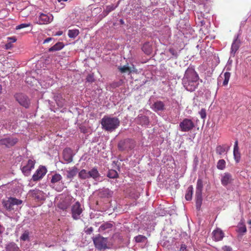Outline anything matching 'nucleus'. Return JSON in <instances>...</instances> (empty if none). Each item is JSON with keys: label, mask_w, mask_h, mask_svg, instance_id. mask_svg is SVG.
<instances>
[{"label": "nucleus", "mask_w": 251, "mask_h": 251, "mask_svg": "<svg viewBox=\"0 0 251 251\" xmlns=\"http://www.w3.org/2000/svg\"><path fill=\"white\" fill-rule=\"evenodd\" d=\"M187 81L184 82V87L189 91H194L198 86L199 76L193 70H187L185 75Z\"/></svg>", "instance_id": "nucleus-1"}, {"label": "nucleus", "mask_w": 251, "mask_h": 251, "mask_svg": "<svg viewBox=\"0 0 251 251\" xmlns=\"http://www.w3.org/2000/svg\"><path fill=\"white\" fill-rule=\"evenodd\" d=\"M102 128L107 131L112 132L120 126V121L117 117L104 116L101 120Z\"/></svg>", "instance_id": "nucleus-2"}, {"label": "nucleus", "mask_w": 251, "mask_h": 251, "mask_svg": "<svg viewBox=\"0 0 251 251\" xmlns=\"http://www.w3.org/2000/svg\"><path fill=\"white\" fill-rule=\"evenodd\" d=\"M23 203V201L16 198L10 197L7 200H3L2 202L3 206L8 211H16L18 206Z\"/></svg>", "instance_id": "nucleus-3"}, {"label": "nucleus", "mask_w": 251, "mask_h": 251, "mask_svg": "<svg viewBox=\"0 0 251 251\" xmlns=\"http://www.w3.org/2000/svg\"><path fill=\"white\" fill-rule=\"evenodd\" d=\"M78 177L81 179H86L90 178H92L96 180L100 176V174L97 167L93 168L89 171H87L85 169H82L78 172Z\"/></svg>", "instance_id": "nucleus-4"}, {"label": "nucleus", "mask_w": 251, "mask_h": 251, "mask_svg": "<svg viewBox=\"0 0 251 251\" xmlns=\"http://www.w3.org/2000/svg\"><path fill=\"white\" fill-rule=\"evenodd\" d=\"M95 247L100 251L105 250L108 248L107 239L99 235L93 238Z\"/></svg>", "instance_id": "nucleus-5"}, {"label": "nucleus", "mask_w": 251, "mask_h": 251, "mask_svg": "<svg viewBox=\"0 0 251 251\" xmlns=\"http://www.w3.org/2000/svg\"><path fill=\"white\" fill-rule=\"evenodd\" d=\"M180 130L182 132H189L195 127V124L192 120L185 118L179 125Z\"/></svg>", "instance_id": "nucleus-6"}, {"label": "nucleus", "mask_w": 251, "mask_h": 251, "mask_svg": "<svg viewBox=\"0 0 251 251\" xmlns=\"http://www.w3.org/2000/svg\"><path fill=\"white\" fill-rule=\"evenodd\" d=\"M135 142L131 139H126L121 140L118 143V148L120 150L124 151L127 149H132L134 148Z\"/></svg>", "instance_id": "nucleus-7"}, {"label": "nucleus", "mask_w": 251, "mask_h": 251, "mask_svg": "<svg viewBox=\"0 0 251 251\" xmlns=\"http://www.w3.org/2000/svg\"><path fill=\"white\" fill-rule=\"evenodd\" d=\"M83 209L79 201H76L72 207V215L74 220H78L80 217V215L82 213Z\"/></svg>", "instance_id": "nucleus-8"}, {"label": "nucleus", "mask_w": 251, "mask_h": 251, "mask_svg": "<svg viewBox=\"0 0 251 251\" xmlns=\"http://www.w3.org/2000/svg\"><path fill=\"white\" fill-rule=\"evenodd\" d=\"M18 142V139L13 137H6L0 140V145L10 148L16 145Z\"/></svg>", "instance_id": "nucleus-9"}, {"label": "nucleus", "mask_w": 251, "mask_h": 251, "mask_svg": "<svg viewBox=\"0 0 251 251\" xmlns=\"http://www.w3.org/2000/svg\"><path fill=\"white\" fill-rule=\"evenodd\" d=\"M15 98L20 105L26 108L29 107L30 103V100L26 95L22 93L17 94Z\"/></svg>", "instance_id": "nucleus-10"}, {"label": "nucleus", "mask_w": 251, "mask_h": 251, "mask_svg": "<svg viewBox=\"0 0 251 251\" xmlns=\"http://www.w3.org/2000/svg\"><path fill=\"white\" fill-rule=\"evenodd\" d=\"M47 172V169L44 166H40L33 174L32 179L34 181H37L41 179Z\"/></svg>", "instance_id": "nucleus-11"}, {"label": "nucleus", "mask_w": 251, "mask_h": 251, "mask_svg": "<svg viewBox=\"0 0 251 251\" xmlns=\"http://www.w3.org/2000/svg\"><path fill=\"white\" fill-rule=\"evenodd\" d=\"M53 19L52 15L50 13L48 14L40 13L37 23L40 25L48 24L52 22Z\"/></svg>", "instance_id": "nucleus-12"}, {"label": "nucleus", "mask_w": 251, "mask_h": 251, "mask_svg": "<svg viewBox=\"0 0 251 251\" xmlns=\"http://www.w3.org/2000/svg\"><path fill=\"white\" fill-rule=\"evenodd\" d=\"M35 160L33 158L28 159L26 165L22 168V173L26 176L30 174L31 171L34 168Z\"/></svg>", "instance_id": "nucleus-13"}, {"label": "nucleus", "mask_w": 251, "mask_h": 251, "mask_svg": "<svg viewBox=\"0 0 251 251\" xmlns=\"http://www.w3.org/2000/svg\"><path fill=\"white\" fill-rule=\"evenodd\" d=\"M29 194L37 201H43L45 199L44 193L37 189L30 190L29 192Z\"/></svg>", "instance_id": "nucleus-14"}, {"label": "nucleus", "mask_w": 251, "mask_h": 251, "mask_svg": "<svg viewBox=\"0 0 251 251\" xmlns=\"http://www.w3.org/2000/svg\"><path fill=\"white\" fill-rule=\"evenodd\" d=\"M63 159L67 163H70L73 160L74 154L73 150L71 148H66L63 151Z\"/></svg>", "instance_id": "nucleus-15"}, {"label": "nucleus", "mask_w": 251, "mask_h": 251, "mask_svg": "<svg viewBox=\"0 0 251 251\" xmlns=\"http://www.w3.org/2000/svg\"><path fill=\"white\" fill-rule=\"evenodd\" d=\"M233 178L231 174L229 173H225L221 176V181L222 184L226 186L227 185L232 183Z\"/></svg>", "instance_id": "nucleus-16"}, {"label": "nucleus", "mask_w": 251, "mask_h": 251, "mask_svg": "<svg viewBox=\"0 0 251 251\" xmlns=\"http://www.w3.org/2000/svg\"><path fill=\"white\" fill-rule=\"evenodd\" d=\"M212 239L215 241H219L222 240L225 236L224 232L219 228L214 230L212 233Z\"/></svg>", "instance_id": "nucleus-17"}, {"label": "nucleus", "mask_w": 251, "mask_h": 251, "mask_svg": "<svg viewBox=\"0 0 251 251\" xmlns=\"http://www.w3.org/2000/svg\"><path fill=\"white\" fill-rule=\"evenodd\" d=\"M78 172V169L75 166L69 168V170L66 171V178L71 181L73 178L76 176Z\"/></svg>", "instance_id": "nucleus-18"}, {"label": "nucleus", "mask_w": 251, "mask_h": 251, "mask_svg": "<svg viewBox=\"0 0 251 251\" xmlns=\"http://www.w3.org/2000/svg\"><path fill=\"white\" fill-rule=\"evenodd\" d=\"M152 109L155 112L162 111L165 109V104L163 101L157 100L153 104Z\"/></svg>", "instance_id": "nucleus-19"}, {"label": "nucleus", "mask_w": 251, "mask_h": 251, "mask_svg": "<svg viewBox=\"0 0 251 251\" xmlns=\"http://www.w3.org/2000/svg\"><path fill=\"white\" fill-rule=\"evenodd\" d=\"M240 46V41L237 37L232 42L231 47V53L234 55L236 51L238 50Z\"/></svg>", "instance_id": "nucleus-20"}, {"label": "nucleus", "mask_w": 251, "mask_h": 251, "mask_svg": "<svg viewBox=\"0 0 251 251\" xmlns=\"http://www.w3.org/2000/svg\"><path fill=\"white\" fill-rule=\"evenodd\" d=\"M71 205V202L69 199H65L61 201L58 204V207L63 210L67 209Z\"/></svg>", "instance_id": "nucleus-21"}, {"label": "nucleus", "mask_w": 251, "mask_h": 251, "mask_svg": "<svg viewBox=\"0 0 251 251\" xmlns=\"http://www.w3.org/2000/svg\"><path fill=\"white\" fill-rule=\"evenodd\" d=\"M233 155L234 157V159L236 163H238L240 159V153L239 151V148L238 146V141H236L235 142L234 146V150H233Z\"/></svg>", "instance_id": "nucleus-22"}, {"label": "nucleus", "mask_w": 251, "mask_h": 251, "mask_svg": "<svg viewBox=\"0 0 251 251\" xmlns=\"http://www.w3.org/2000/svg\"><path fill=\"white\" fill-rule=\"evenodd\" d=\"M202 194L196 193V206L197 210H200L202 204Z\"/></svg>", "instance_id": "nucleus-23"}, {"label": "nucleus", "mask_w": 251, "mask_h": 251, "mask_svg": "<svg viewBox=\"0 0 251 251\" xmlns=\"http://www.w3.org/2000/svg\"><path fill=\"white\" fill-rule=\"evenodd\" d=\"M64 45L62 42H57L54 46L50 48L49 50V51H53L59 50H61Z\"/></svg>", "instance_id": "nucleus-24"}, {"label": "nucleus", "mask_w": 251, "mask_h": 251, "mask_svg": "<svg viewBox=\"0 0 251 251\" xmlns=\"http://www.w3.org/2000/svg\"><path fill=\"white\" fill-rule=\"evenodd\" d=\"M112 224L108 222L105 223L101 225L99 227V231H103L111 229L113 227Z\"/></svg>", "instance_id": "nucleus-25"}, {"label": "nucleus", "mask_w": 251, "mask_h": 251, "mask_svg": "<svg viewBox=\"0 0 251 251\" xmlns=\"http://www.w3.org/2000/svg\"><path fill=\"white\" fill-rule=\"evenodd\" d=\"M142 50L147 54H150L152 51V48L149 43H145L142 47Z\"/></svg>", "instance_id": "nucleus-26"}, {"label": "nucleus", "mask_w": 251, "mask_h": 251, "mask_svg": "<svg viewBox=\"0 0 251 251\" xmlns=\"http://www.w3.org/2000/svg\"><path fill=\"white\" fill-rule=\"evenodd\" d=\"M203 181L201 179H198L197 182L196 193L202 194Z\"/></svg>", "instance_id": "nucleus-27"}, {"label": "nucleus", "mask_w": 251, "mask_h": 251, "mask_svg": "<svg viewBox=\"0 0 251 251\" xmlns=\"http://www.w3.org/2000/svg\"><path fill=\"white\" fill-rule=\"evenodd\" d=\"M62 178V176L59 174L55 173L52 176L51 179L50 180V182L51 183H55L60 181Z\"/></svg>", "instance_id": "nucleus-28"}, {"label": "nucleus", "mask_w": 251, "mask_h": 251, "mask_svg": "<svg viewBox=\"0 0 251 251\" xmlns=\"http://www.w3.org/2000/svg\"><path fill=\"white\" fill-rule=\"evenodd\" d=\"M193 188L192 186H190L189 187H188L185 197L186 200H191L193 195Z\"/></svg>", "instance_id": "nucleus-29"}, {"label": "nucleus", "mask_w": 251, "mask_h": 251, "mask_svg": "<svg viewBox=\"0 0 251 251\" xmlns=\"http://www.w3.org/2000/svg\"><path fill=\"white\" fill-rule=\"evenodd\" d=\"M79 33V31L78 29L69 30L68 35L70 38H75Z\"/></svg>", "instance_id": "nucleus-30"}, {"label": "nucleus", "mask_w": 251, "mask_h": 251, "mask_svg": "<svg viewBox=\"0 0 251 251\" xmlns=\"http://www.w3.org/2000/svg\"><path fill=\"white\" fill-rule=\"evenodd\" d=\"M237 228V231L239 233L244 234L247 232L246 226L244 224H239Z\"/></svg>", "instance_id": "nucleus-31"}, {"label": "nucleus", "mask_w": 251, "mask_h": 251, "mask_svg": "<svg viewBox=\"0 0 251 251\" xmlns=\"http://www.w3.org/2000/svg\"><path fill=\"white\" fill-rule=\"evenodd\" d=\"M226 161L224 159H220L217 164V168L218 169L223 170L226 168Z\"/></svg>", "instance_id": "nucleus-32"}, {"label": "nucleus", "mask_w": 251, "mask_h": 251, "mask_svg": "<svg viewBox=\"0 0 251 251\" xmlns=\"http://www.w3.org/2000/svg\"><path fill=\"white\" fill-rule=\"evenodd\" d=\"M107 176L111 178H116L118 177V174L116 171L110 170L107 174Z\"/></svg>", "instance_id": "nucleus-33"}, {"label": "nucleus", "mask_w": 251, "mask_h": 251, "mask_svg": "<svg viewBox=\"0 0 251 251\" xmlns=\"http://www.w3.org/2000/svg\"><path fill=\"white\" fill-rule=\"evenodd\" d=\"M29 232L28 230H25L20 237V240L23 241L29 240Z\"/></svg>", "instance_id": "nucleus-34"}, {"label": "nucleus", "mask_w": 251, "mask_h": 251, "mask_svg": "<svg viewBox=\"0 0 251 251\" xmlns=\"http://www.w3.org/2000/svg\"><path fill=\"white\" fill-rule=\"evenodd\" d=\"M134 239L136 242L141 243L144 242L146 240L147 237L142 235H139L135 237Z\"/></svg>", "instance_id": "nucleus-35"}, {"label": "nucleus", "mask_w": 251, "mask_h": 251, "mask_svg": "<svg viewBox=\"0 0 251 251\" xmlns=\"http://www.w3.org/2000/svg\"><path fill=\"white\" fill-rule=\"evenodd\" d=\"M224 80L223 81V85L226 86L227 85L229 81V79L230 77V73L229 72H226L224 75Z\"/></svg>", "instance_id": "nucleus-36"}, {"label": "nucleus", "mask_w": 251, "mask_h": 251, "mask_svg": "<svg viewBox=\"0 0 251 251\" xmlns=\"http://www.w3.org/2000/svg\"><path fill=\"white\" fill-rule=\"evenodd\" d=\"M226 151V148L222 146H218L216 148V152L219 154H222Z\"/></svg>", "instance_id": "nucleus-37"}, {"label": "nucleus", "mask_w": 251, "mask_h": 251, "mask_svg": "<svg viewBox=\"0 0 251 251\" xmlns=\"http://www.w3.org/2000/svg\"><path fill=\"white\" fill-rule=\"evenodd\" d=\"M30 25H31V24L30 23H28V24H26V23L22 24H20V25L16 26V30L20 29H22V28H24L29 27Z\"/></svg>", "instance_id": "nucleus-38"}, {"label": "nucleus", "mask_w": 251, "mask_h": 251, "mask_svg": "<svg viewBox=\"0 0 251 251\" xmlns=\"http://www.w3.org/2000/svg\"><path fill=\"white\" fill-rule=\"evenodd\" d=\"M119 70L122 73H124L127 72H130V69L129 67H127L126 66H124L123 67H120L119 68Z\"/></svg>", "instance_id": "nucleus-39"}, {"label": "nucleus", "mask_w": 251, "mask_h": 251, "mask_svg": "<svg viewBox=\"0 0 251 251\" xmlns=\"http://www.w3.org/2000/svg\"><path fill=\"white\" fill-rule=\"evenodd\" d=\"M169 51L175 58H177L178 56L177 52L174 48H170Z\"/></svg>", "instance_id": "nucleus-40"}, {"label": "nucleus", "mask_w": 251, "mask_h": 251, "mask_svg": "<svg viewBox=\"0 0 251 251\" xmlns=\"http://www.w3.org/2000/svg\"><path fill=\"white\" fill-rule=\"evenodd\" d=\"M86 80L89 82H93L95 81L93 75L89 74L86 77Z\"/></svg>", "instance_id": "nucleus-41"}, {"label": "nucleus", "mask_w": 251, "mask_h": 251, "mask_svg": "<svg viewBox=\"0 0 251 251\" xmlns=\"http://www.w3.org/2000/svg\"><path fill=\"white\" fill-rule=\"evenodd\" d=\"M199 114H200L201 117L202 119H204L205 118L206 116V113L205 109L202 108L199 112Z\"/></svg>", "instance_id": "nucleus-42"}, {"label": "nucleus", "mask_w": 251, "mask_h": 251, "mask_svg": "<svg viewBox=\"0 0 251 251\" xmlns=\"http://www.w3.org/2000/svg\"><path fill=\"white\" fill-rule=\"evenodd\" d=\"M222 251H232V248L230 246H224L222 248Z\"/></svg>", "instance_id": "nucleus-43"}, {"label": "nucleus", "mask_w": 251, "mask_h": 251, "mask_svg": "<svg viewBox=\"0 0 251 251\" xmlns=\"http://www.w3.org/2000/svg\"><path fill=\"white\" fill-rule=\"evenodd\" d=\"M114 9H115V7L113 5H109V6H107L106 7V10L107 11V12L108 13H109V12L113 11Z\"/></svg>", "instance_id": "nucleus-44"}, {"label": "nucleus", "mask_w": 251, "mask_h": 251, "mask_svg": "<svg viewBox=\"0 0 251 251\" xmlns=\"http://www.w3.org/2000/svg\"><path fill=\"white\" fill-rule=\"evenodd\" d=\"M64 102H65V100L62 99L60 101H57V104L58 106L62 107L64 106Z\"/></svg>", "instance_id": "nucleus-45"}, {"label": "nucleus", "mask_w": 251, "mask_h": 251, "mask_svg": "<svg viewBox=\"0 0 251 251\" xmlns=\"http://www.w3.org/2000/svg\"><path fill=\"white\" fill-rule=\"evenodd\" d=\"M179 251H187L186 246L184 244H182L180 248Z\"/></svg>", "instance_id": "nucleus-46"}, {"label": "nucleus", "mask_w": 251, "mask_h": 251, "mask_svg": "<svg viewBox=\"0 0 251 251\" xmlns=\"http://www.w3.org/2000/svg\"><path fill=\"white\" fill-rule=\"evenodd\" d=\"M8 40L9 41H10V43H14L16 41L17 39H16L15 37H8Z\"/></svg>", "instance_id": "nucleus-47"}, {"label": "nucleus", "mask_w": 251, "mask_h": 251, "mask_svg": "<svg viewBox=\"0 0 251 251\" xmlns=\"http://www.w3.org/2000/svg\"><path fill=\"white\" fill-rule=\"evenodd\" d=\"M141 118L143 120H144V121L145 122V124H148L149 123V119L146 116H142L141 117Z\"/></svg>", "instance_id": "nucleus-48"}, {"label": "nucleus", "mask_w": 251, "mask_h": 251, "mask_svg": "<svg viewBox=\"0 0 251 251\" xmlns=\"http://www.w3.org/2000/svg\"><path fill=\"white\" fill-rule=\"evenodd\" d=\"M93 231V228L92 227H90L89 228H88V229H87V230H86V233H87V234H90Z\"/></svg>", "instance_id": "nucleus-49"}, {"label": "nucleus", "mask_w": 251, "mask_h": 251, "mask_svg": "<svg viewBox=\"0 0 251 251\" xmlns=\"http://www.w3.org/2000/svg\"><path fill=\"white\" fill-rule=\"evenodd\" d=\"M102 192L105 193L107 195L106 196L110 195V192L108 189H105Z\"/></svg>", "instance_id": "nucleus-50"}, {"label": "nucleus", "mask_w": 251, "mask_h": 251, "mask_svg": "<svg viewBox=\"0 0 251 251\" xmlns=\"http://www.w3.org/2000/svg\"><path fill=\"white\" fill-rule=\"evenodd\" d=\"M52 40V38L50 37V38H47L46 39H45L44 41V43H48L51 40Z\"/></svg>", "instance_id": "nucleus-51"}, {"label": "nucleus", "mask_w": 251, "mask_h": 251, "mask_svg": "<svg viewBox=\"0 0 251 251\" xmlns=\"http://www.w3.org/2000/svg\"><path fill=\"white\" fill-rule=\"evenodd\" d=\"M62 34V32H57L56 35H58V36H59V35H61Z\"/></svg>", "instance_id": "nucleus-52"}, {"label": "nucleus", "mask_w": 251, "mask_h": 251, "mask_svg": "<svg viewBox=\"0 0 251 251\" xmlns=\"http://www.w3.org/2000/svg\"><path fill=\"white\" fill-rule=\"evenodd\" d=\"M248 224L251 225V220L248 221Z\"/></svg>", "instance_id": "nucleus-53"}, {"label": "nucleus", "mask_w": 251, "mask_h": 251, "mask_svg": "<svg viewBox=\"0 0 251 251\" xmlns=\"http://www.w3.org/2000/svg\"><path fill=\"white\" fill-rule=\"evenodd\" d=\"M68 0H58V2H61L62 1H67Z\"/></svg>", "instance_id": "nucleus-54"}, {"label": "nucleus", "mask_w": 251, "mask_h": 251, "mask_svg": "<svg viewBox=\"0 0 251 251\" xmlns=\"http://www.w3.org/2000/svg\"><path fill=\"white\" fill-rule=\"evenodd\" d=\"M1 90H2V87H1V85H0V94L1 93Z\"/></svg>", "instance_id": "nucleus-55"}, {"label": "nucleus", "mask_w": 251, "mask_h": 251, "mask_svg": "<svg viewBox=\"0 0 251 251\" xmlns=\"http://www.w3.org/2000/svg\"><path fill=\"white\" fill-rule=\"evenodd\" d=\"M2 106L0 105V111L2 109Z\"/></svg>", "instance_id": "nucleus-56"}, {"label": "nucleus", "mask_w": 251, "mask_h": 251, "mask_svg": "<svg viewBox=\"0 0 251 251\" xmlns=\"http://www.w3.org/2000/svg\"><path fill=\"white\" fill-rule=\"evenodd\" d=\"M121 23H124V22H123V21L122 20H121Z\"/></svg>", "instance_id": "nucleus-57"}, {"label": "nucleus", "mask_w": 251, "mask_h": 251, "mask_svg": "<svg viewBox=\"0 0 251 251\" xmlns=\"http://www.w3.org/2000/svg\"><path fill=\"white\" fill-rule=\"evenodd\" d=\"M203 21H201V25H203Z\"/></svg>", "instance_id": "nucleus-58"}, {"label": "nucleus", "mask_w": 251, "mask_h": 251, "mask_svg": "<svg viewBox=\"0 0 251 251\" xmlns=\"http://www.w3.org/2000/svg\"><path fill=\"white\" fill-rule=\"evenodd\" d=\"M250 228H251V226L250 227Z\"/></svg>", "instance_id": "nucleus-59"}]
</instances>
